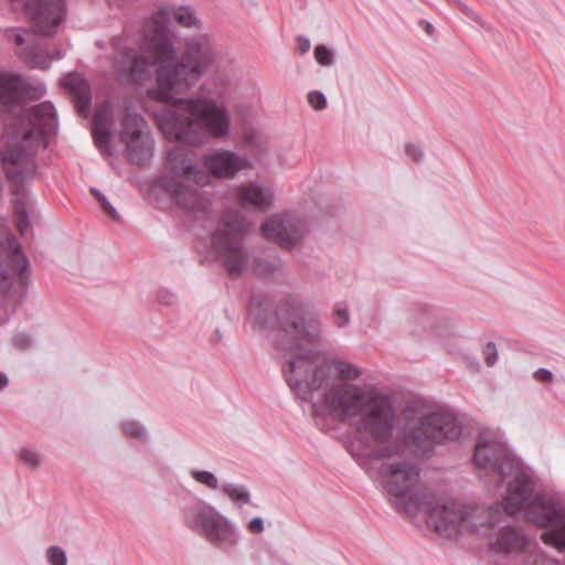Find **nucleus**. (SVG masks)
Returning a JSON list of instances; mask_svg holds the SVG:
<instances>
[{"mask_svg": "<svg viewBox=\"0 0 565 565\" xmlns=\"http://www.w3.org/2000/svg\"><path fill=\"white\" fill-rule=\"evenodd\" d=\"M36 172V168L32 173L22 174L21 177H17L15 179L10 178L7 173V179L11 182L12 193L15 196V202L18 204L15 211V226L18 232L23 236L31 230V224L29 221V215L26 212V192L24 188V181L32 178Z\"/></svg>", "mask_w": 565, "mask_h": 565, "instance_id": "obj_17", "label": "nucleus"}, {"mask_svg": "<svg viewBox=\"0 0 565 565\" xmlns=\"http://www.w3.org/2000/svg\"><path fill=\"white\" fill-rule=\"evenodd\" d=\"M19 458L24 465L32 469H36L41 465V457L33 448H21Z\"/></svg>", "mask_w": 565, "mask_h": 565, "instance_id": "obj_27", "label": "nucleus"}, {"mask_svg": "<svg viewBox=\"0 0 565 565\" xmlns=\"http://www.w3.org/2000/svg\"><path fill=\"white\" fill-rule=\"evenodd\" d=\"M308 103L316 110H322L327 107V98L323 93L313 90L308 94Z\"/></svg>", "mask_w": 565, "mask_h": 565, "instance_id": "obj_33", "label": "nucleus"}, {"mask_svg": "<svg viewBox=\"0 0 565 565\" xmlns=\"http://www.w3.org/2000/svg\"><path fill=\"white\" fill-rule=\"evenodd\" d=\"M61 57H62L61 52H56V58H61Z\"/></svg>", "mask_w": 565, "mask_h": 565, "instance_id": "obj_46", "label": "nucleus"}, {"mask_svg": "<svg viewBox=\"0 0 565 565\" xmlns=\"http://www.w3.org/2000/svg\"><path fill=\"white\" fill-rule=\"evenodd\" d=\"M252 223L238 211L228 210L218 222L212 234V249L216 259L232 276L242 275L250 264V254L244 243Z\"/></svg>", "mask_w": 565, "mask_h": 565, "instance_id": "obj_9", "label": "nucleus"}, {"mask_svg": "<svg viewBox=\"0 0 565 565\" xmlns=\"http://www.w3.org/2000/svg\"><path fill=\"white\" fill-rule=\"evenodd\" d=\"M333 320L334 324L338 328H343L349 324L350 322V313L348 308L343 307L342 305L337 303L333 308Z\"/></svg>", "mask_w": 565, "mask_h": 565, "instance_id": "obj_31", "label": "nucleus"}, {"mask_svg": "<svg viewBox=\"0 0 565 565\" xmlns=\"http://www.w3.org/2000/svg\"><path fill=\"white\" fill-rule=\"evenodd\" d=\"M111 114L107 107L96 111L93 121L92 135L95 146L103 153L113 156L114 151L110 147L111 132L109 130Z\"/></svg>", "mask_w": 565, "mask_h": 565, "instance_id": "obj_20", "label": "nucleus"}, {"mask_svg": "<svg viewBox=\"0 0 565 565\" xmlns=\"http://www.w3.org/2000/svg\"><path fill=\"white\" fill-rule=\"evenodd\" d=\"M63 87L70 93L77 111L86 114L90 107L92 93L89 84L77 73H68L62 81Z\"/></svg>", "mask_w": 565, "mask_h": 565, "instance_id": "obj_18", "label": "nucleus"}, {"mask_svg": "<svg viewBox=\"0 0 565 565\" xmlns=\"http://www.w3.org/2000/svg\"><path fill=\"white\" fill-rule=\"evenodd\" d=\"M46 556L51 565H66L67 563L65 552L58 546L49 547Z\"/></svg>", "mask_w": 565, "mask_h": 565, "instance_id": "obj_32", "label": "nucleus"}, {"mask_svg": "<svg viewBox=\"0 0 565 565\" xmlns=\"http://www.w3.org/2000/svg\"><path fill=\"white\" fill-rule=\"evenodd\" d=\"M247 530L253 534H259L264 531V520L260 516L252 519L247 523Z\"/></svg>", "mask_w": 565, "mask_h": 565, "instance_id": "obj_39", "label": "nucleus"}, {"mask_svg": "<svg viewBox=\"0 0 565 565\" xmlns=\"http://www.w3.org/2000/svg\"><path fill=\"white\" fill-rule=\"evenodd\" d=\"M457 7L458 9H460L463 13H466L467 15L471 17L472 19H477L476 14L471 11L470 8H468L465 3H462L461 1L459 0H451Z\"/></svg>", "mask_w": 565, "mask_h": 565, "instance_id": "obj_41", "label": "nucleus"}, {"mask_svg": "<svg viewBox=\"0 0 565 565\" xmlns=\"http://www.w3.org/2000/svg\"><path fill=\"white\" fill-rule=\"evenodd\" d=\"M221 491L238 508L250 504L252 502L250 492L244 484L225 482L222 484Z\"/></svg>", "mask_w": 565, "mask_h": 565, "instance_id": "obj_22", "label": "nucleus"}, {"mask_svg": "<svg viewBox=\"0 0 565 565\" xmlns=\"http://www.w3.org/2000/svg\"><path fill=\"white\" fill-rule=\"evenodd\" d=\"M24 9L39 33L51 35L65 12L64 0H26Z\"/></svg>", "mask_w": 565, "mask_h": 565, "instance_id": "obj_14", "label": "nucleus"}, {"mask_svg": "<svg viewBox=\"0 0 565 565\" xmlns=\"http://www.w3.org/2000/svg\"><path fill=\"white\" fill-rule=\"evenodd\" d=\"M277 317L281 329L292 335V339L284 338L276 342V349L281 351L284 360V377L291 387L322 358L328 340L321 318L305 312L301 302L296 299H286Z\"/></svg>", "mask_w": 565, "mask_h": 565, "instance_id": "obj_7", "label": "nucleus"}, {"mask_svg": "<svg viewBox=\"0 0 565 565\" xmlns=\"http://www.w3.org/2000/svg\"><path fill=\"white\" fill-rule=\"evenodd\" d=\"M462 434L460 420L449 412H434L424 416L419 426L409 431L408 438L418 447L424 441L441 444L445 440H457Z\"/></svg>", "mask_w": 565, "mask_h": 565, "instance_id": "obj_11", "label": "nucleus"}, {"mask_svg": "<svg viewBox=\"0 0 565 565\" xmlns=\"http://www.w3.org/2000/svg\"><path fill=\"white\" fill-rule=\"evenodd\" d=\"M235 198L243 207L265 211L271 207L275 193L270 186L247 182L235 189Z\"/></svg>", "mask_w": 565, "mask_h": 565, "instance_id": "obj_16", "label": "nucleus"}, {"mask_svg": "<svg viewBox=\"0 0 565 565\" xmlns=\"http://www.w3.org/2000/svg\"><path fill=\"white\" fill-rule=\"evenodd\" d=\"M533 377L537 381V382H542V383H551L553 382L554 380V375L553 373L545 369V367H540L537 369L534 373H533Z\"/></svg>", "mask_w": 565, "mask_h": 565, "instance_id": "obj_38", "label": "nucleus"}, {"mask_svg": "<svg viewBox=\"0 0 565 565\" xmlns=\"http://www.w3.org/2000/svg\"><path fill=\"white\" fill-rule=\"evenodd\" d=\"M190 476L192 477V479L194 481L206 487L210 490L221 489L217 477L211 471L201 470V469H191Z\"/></svg>", "mask_w": 565, "mask_h": 565, "instance_id": "obj_26", "label": "nucleus"}, {"mask_svg": "<svg viewBox=\"0 0 565 565\" xmlns=\"http://www.w3.org/2000/svg\"><path fill=\"white\" fill-rule=\"evenodd\" d=\"M397 414L394 413L392 427L382 439L365 444L360 441L359 434L352 433L348 445L350 455L360 466L380 461L377 468L383 489L390 503L398 513L416 516L427 511V524L440 536L452 539L460 531L480 530L475 518H488L482 509H459L458 503L439 504L433 493L420 480V468L411 459L405 458L404 439L395 434Z\"/></svg>", "mask_w": 565, "mask_h": 565, "instance_id": "obj_1", "label": "nucleus"}, {"mask_svg": "<svg viewBox=\"0 0 565 565\" xmlns=\"http://www.w3.org/2000/svg\"><path fill=\"white\" fill-rule=\"evenodd\" d=\"M20 56L32 68L47 70L52 58L45 52L40 51L35 46H26L21 50Z\"/></svg>", "mask_w": 565, "mask_h": 565, "instance_id": "obj_23", "label": "nucleus"}, {"mask_svg": "<svg viewBox=\"0 0 565 565\" xmlns=\"http://www.w3.org/2000/svg\"><path fill=\"white\" fill-rule=\"evenodd\" d=\"M297 50L300 54L307 53L310 50V40L306 36H298Z\"/></svg>", "mask_w": 565, "mask_h": 565, "instance_id": "obj_40", "label": "nucleus"}, {"mask_svg": "<svg viewBox=\"0 0 565 565\" xmlns=\"http://www.w3.org/2000/svg\"><path fill=\"white\" fill-rule=\"evenodd\" d=\"M141 115L127 111L121 121L120 140L126 145L128 160L137 166L146 164L152 157L153 140L146 130Z\"/></svg>", "mask_w": 565, "mask_h": 565, "instance_id": "obj_12", "label": "nucleus"}, {"mask_svg": "<svg viewBox=\"0 0 565 565\" xmlns=\"http://www.w3.org/2000/svg\"><path fill=\"white\" fill-rule=\"evenodd\" d=\"M167 103H173L177 109L162 113L159 126L167 138L182 143L168 151L170 169L177 177L203 186L209 183L210 175L194 164V152L184 146L196 147L207 143L211 138H226L231 132L230 110L223 102L205 94L186 99L172 96Z\"/></svg>", "mask_w": 565, "mask_h": 565, "instance_id": "obj_6", "label": "nucleus"}, {"mask_svg": "<svg viewBox=\"0 0 565 565\" xmlns=\"http://www.w3.org/2000/svg\"><path fill=\"white\" fill-rule=\"evenodd\" d=\"M483 356L488 366H493L498 361V350L493 342H488L483 348Z\"/></svg>", "mask_w": 565, "mask_h": 565, "instance_id": "obj_35", "label": "nucleus"}, {"mask_svg": "<svg viewBox=\"0 0 565 565\" xmlns=\"http://www.w3.org/2000/svg\"><path fill=\"white\" fill-rule=\"evenodd\" d=\"M430 29H431V25H430V24H428V25H427V31H428V32H430Z\"/></svg>", "mask_w": 565, "mask_h": 565, "instance_id": "obj_47", "label": "nucleus"}, {"mask_svg": "<svg viewBox=\"0 0 565 565\" xmlns=\"http://www.w3.org/2000/svg\"><path fill=\"white\" fill-rule=\"evenodd\" d=\"M157 300L159 303L164 306H173L177 301V297L173 292L162 289L157 294Z\"/></svg>", "mask_w": 565, "mask_h": 565, "instance_id": "obj_36", "label": "nucleus"}, {"mask_svg": "<svg viewBox=\"0 0 565 565\" xmlns=\"http://www.w3.org/2000/svg\"><path fill=\"white\" fill-rule=\"evenodd\" d=\"M120 428L126 436L135 438L140 441H147L149 434L145 425L137 420H125L120 423Z\"/></svg>", "mask_w": 565, "mask_h": 565, "instance_id": "obj_24", "label": "nucleus"}, {"mask_svg": "<svg viewBox=\"0 0 565 565\" xmlns=\"http://www.w3.org/2000/svg\"><path fill=\"white\" fill-rule=\"evenodd\" d=\"M315 58L322 66H331L334 63L332 51L323 44L315 47Z\"/></svg>", "mask_w": 565, "mask_h": 565, "instance_id": "obj_29", "label": "nucleus"}, {"mask_svg": "<svg viewBox=\"0 0 565 565\" xmlns=\"http://www.w3.org/2000/svg\"><path fill=\"white\" fill-rule=\"evenodd\" d=\"M15 42H17V44H19V45H22V44H24L25 40H24V38H23V35H22V34L18 33V34L15 35Z\"/></svg>", "mask_w": 565, "mask_h": 565, "instance_id": "obj_43", "label": "nucleus"}, {"mask_svg": "<svg viewBox=\"0 0 565 565\" xmlns=\"http://www.w3.org/2000/svg\"><path fill=\"white\" fill-rule=\"evenodd\" d=\"M205 168L216 178L232 179L239 171L248 169L250 161L237 152L216 149L203 159Z\"/></svg>", "mask_w": 565, "mask_h": 565, "instance_id": "obj_15", "label": "nucleus"}, {"mask_svg": "<svg viewBox=\"0 0 565 565\" xmlns=\"http://www.w3.org/2000/svg\"><path fill=\"white\" fill-rule=\"evenodd\" d=\"M6 249L4 243L0 239V294H4L11 288V279L3 268V253Z\"/></svg>", "mask_w": 565, "mask_h": 565, "instance_id": "obj_30", "label": "nucleus"}, {"mask_svg": "<svg viewBox=\"0 0 565 565\" xmlns=\"http://www.w3.org/2000/svg\"><path fill=\"white\" fill-rule=\"evenodd\" d=\"M181 512L188 530L220 550L232 548L242 540V533L233 521L198 497L185 500Z\"/></svg>", "mask_w": 565, "mask_h": 565, "instance_id": "obj_8", "label": "nucleus"}, {"mask_svg": "<svg viewBox=\"0 0 565 565\" xmlns=\"http://www.w3.org/2000/svg\"><path fill=\"white\" fill-rule=\"evenodd\" d=\"M405 152L408 157H411L414 161L419 162L424 159V151L419 146L414 143H407L405 146Z\"/></svg>", "mask_w": 565, "mask_h": 565, "instance_id": "obj_37", "label": "nucleus"}, {"mask_svg": "<svg viewBox=\"0 0 565 565\" xmlns=\"http://www.w3.org/2000/svg\"><path fill=\"white\" fill-rule=\"evenodd\" d=\"M8 243V262L10 269L17 275L22 287H26L30 278V263L25 254L22 252L21 244L10 236Z\"/></svg>", "mask_w": 565, "mask_h": 565, "instance_id": "obj_21", "label": "nucleus"}, {"mask_svg": "<svg viewBox=\"0 0 565 565\" xmlns=\"http://www.w3.org/2000/svg\"><path fill=\"white\" fill-rule=\"evenodd\" d=\"M214 338H215V341H221L222 340L223 335H222V333H221V331L218 329H216L214 331Z\"/></svg>", "mask_w": 565, "mask_h": 565, "instance_id": "obj_44", "label": "nucleus"}, {"mask_svg": "<svg viewBox=\"0 0 565 565\" xmlns=\"http://www.w3.org/2000/svg\"><path fill=\"white\" fill-rule=\"evenodd\" d=\"M255 302H256V299H255V298H253V299H252V302H250V308H253V306H254V303H255Z\"/></svg>", "mask_w": 565, "mask_h": 565, "instance_id": "obj_45", "label": "nucleus"}, {"mask_svg": "<svg viewBox=\"0 0 565 565\" xmlns=\"http://www.w3.org/2000/svg\"><path fill=\"white\" fill-rule=\"evenodd\" d=\"M172 17L181 26H202L190 7L162 8L146 22L143 29V38L154 56L151 58L136 49H128L120 52L114 62L118 74L135 82L148 78L151 67L158 65L157 88L149 90V95L159 102H168L172 98V93H181L195 86L215 57L206 35L189 39L186 53L178 57L170 39Z\"/></svg>", "mask_w": 565, "mask_h": 565, "instance_id": "obj_2", "label": "nucleus"}, {"mask_svg": "<svg viewBox=\"0 0 565 565\" xmlns=\"http://www.w3.org/2000/svg\"><path fill=\"white\" fill-rule=\"evenodd\" d=\"M362 375L360 367L342 359L315 364L306 376L290 387L294 394L311 403L312 416L347 424L362 443L382 439L392 427L393 401L380 392L367 393L351 383Z\"/></svg>", "mask_w": 565, "mask_h": 565, "instance_id": "obj_3", "label": "nucleus"}, {"mask_svg": "<svg viewBox=\"0 0 565 565\" xmlns=\"http://www.w3.org/2000/svg\"><path fill=\"white\" fill-rule=\"evenodd\" d=\"M43 87L22 75L0 74V104L4 108L2 119L7 137L1 149V162L10 178L32 173L35 152L46 148L47 138L57 132V114L51 102L25 107L26 100L42 97Z\"/></svg>", "mask_w": 565, "mask_h": 565, "instance_id": "obj_4", "label": "nucleus"}, {"mask_svg": "<svg viewBox=\"0 0 565 565\" xmlns=\"http://www.w3.org/2000/svg\"><path fill=\"white\" fill-rule=\"evenodd\" d=\"M263 234L270 241L282 247H292L297 242V235L290 230V218L286 216H274L262 226Z\"/></svg>", "mask_w": 565, "mask_h": 565, "instance_id": "obj_19", "label": "nucleus"}, {"mask_svg": "<svg viewBox=\"0 0 565 565\" xmlns=\"http://www.w3.org/2000/svg\"><path fill=\"white\" fill-rule=\"evenodd\" d=\"M90 193L94 195V198L99 202L102 209L104 212L110 216L113 220H118L119 215L115 207L110 204V202L107 200L104 193H102L98 189L92 188Z\"/></svg>", "mask_w": 565, "mask_h": 565, "instance_id": "obj_28", "label": "nucleus"}, {"mask_svg": "<svg viewBox=\"0 0 565 565\" xmlns=\"http://www.w3.org/2000/svg\"><path fill=\"white\" fill-rule=\"evenodd\" d=\"M473 462L487 475L498 476L501 481L511 478L503 498L504 510L510 515H523L541 527L552 526L543 532L542 541L565 553V511L555 500L535 493L534 479L520 460L510 454L498 439L481 435L476 444Z\"/></svg>", "mask_w": 565, "mask_h": 565, "instance_id": "obj_5", "label": "nucleus"}, {"mask_svg": "<svg viewBox=\"0 0 565 565\" xmlns=\"http://www.w3.org/2000/svg\"><path fill=\"white\" fill-rule=\"evenodd\" d=\"M458 508L469 510L482 509L487 512L489 519L475 518L473 520L476 522L481 523L480 530L460 531L454 539H456L459 534L469 532L489 534L491 536L489 542L490 547L493 551L503 554L519 553L530 543L529 537L521 529L512 525H500L503 514L498 505L484 508L481 505L458 504Z\"/></svg>", "mask_w": 565, "mask_h": 565, "instance_id": "obj_10", "label": "nucleus"}, {"mask_svg": "<svg viewBox=\"0 0 565 565\" xmlns=\"http://www.w3.org/2000/svg\"><path fill=\"white\" fill-rule=\"evenodd\" d=\"M254 271L263 277H271L280 269V259L270 260L267 258H256L253 264Z\"/></svg>", "mask_w": 565, "mask_h": 565, "instance_id": "obj_25", "label": "nucleus"}, {"mask_svg": "<svg viewBox=\"0 0 565 565\" xmlns=\"http://www.w3.org/2000/svg\"><path fill=\"white\" fill-rule=\"evenodd\" d=\"M190 181L178 178H162L161 185L179 207L193 213L196 218L204 217L210 213V202L196 186L189 183Z\"/></svg>", "mask_w": 565, "mask_h": 565, "instance_id": "obj_13", "label": "nucleus"}, {"mask_svg": "<svg viewBox=\"0 0 565 565\" xmlns=\"http://www.w3.org/2000/svg\"><path fill=\"white\" fill-rule=\"evenodd\" d=\"M9 384L8 376L4 373L0 372V391L7 387Z\"/></svg>", "mask_w": 565, "mask_h": 565, "instance_id": "obj_42", "label": "nucleus"}, {"mask_svg": "<svg viewBox=\"0 0 565 565\" xmlns=\"http://www.w3.org/2000/svg\"><path fill=\"white\" fill-rule=\"evenodd\" d=\"M32 335L25 332H19L12 338V344L18 350H28L32 347Z\"/></svg>", "mask_w": 565, "mask_h": 565, "instance_id": "obj_34", "label": "nucleus"}]
</instances>
